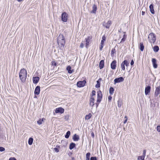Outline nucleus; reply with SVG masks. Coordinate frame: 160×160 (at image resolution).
Returning <instances> with one entry per match:
<instances>
[{
  "mask_svg": "<svg viewBox=\"0 0 160 160\" xmlns=\"http://www.w3.org/2000/svg\"><path fill=\"white\" fill-rule=\"evenodd\" d=\"M144 158L145 157H144V156H139L138 157V160H141L143 158Z\"/></svg>",
  "mask_w": 160,
  "mask_h": 160,
  "instance_id": "37",
  "label": "nucleus"
},
{
  "mask_svg": "<svg viewBox=\"0 0 160 160\" xmlns=\"http://www.w3.org/2000/svg\"><path fill=\"white\" fill-rule=\"evenodd\" d=\"M115 52V49H112L111 50V54L112 55H113L114 53Z\"/></svg>",
  "mask_w": 160,
  "mask_h": 160,
  "instance_id": "39",
  "label": "nucleus"
},
{
  "mask_svg": "<svg viewBox=\"0 0 160 160\" xmlns=\"http://www.w3.org/2000/svg\"><path fill=\"white\" fill-rule=\"evenodd\" d=\"M64 112V109L62 108H57L55 110V112L56 113H62Z\"/></svg>",
  "mask_w": 160,
  "mask_h": 160,
  "instance_id": "13",
  "label": "nucleus"
},
{
  "mask_svg": "<svg viewBox=\"0 0 160 160\" xmlns=\"http://www.w3.org/2000/svg\"><path fill=\"white\" fill-rule=\"evenodd\" d=\"M92 136L93 137V138L94 137V134L93 132H92L91 133Z\"/></svg>",
  "mask_w": 160,
  "mask_h": 160,
  "instance_id": "53",
  "label": "nucleus"
},
{
  "mask_svg": "<svg viewBox=\"0 0 160 160\" xmlns=\"http://www.w3.org/2000/svg\"><path fill=\"white\" fill-rule=\"evenodd\" d=\"M112 99V97L110 96H109V97H108V99L110 101L111 99Z\"/></svg>",
  "mask_w": 160,
  "mask_h": 160,
  "instance_id": "50",
  "label": "nucleus"
},
{
  "mask_svg": "<svg viewBox=\"0 0 160 160\" xmlns=\"http://www.w3.org/2000/svg\"><path fill=\"white\" fill-rule=\"evenodd\" d=\"M68 15L65 12H63L61 15V20L64 22H66L68 20Z\"/></svg>",
  "mask_w": 160,
  "mask_h": 160,
  "instance_id": "5",
  "label": "nucleus"
},
{
  "mask_svg": "<svg viewBox=\"0 0 160 160\" xmlns=\"http://www.w3.org/2000/svg\"><path fill=\"white\" fill-rule=\"evenodd\" d=\"M124 80L123 78L122 77H120L118 78L115 79L114 80V83L115 84L116 83L120 82H122Z\"/></svg>",
  "mask_w": 160,
  "mask_h": 160,
  "instance_id": "11",
  "label": "nucleus"
},
{
  "mask_svg": "<svg viewBox=\"0 0 160 160\" xmlns=\"http://www.w3.org/2000/svg\"><path fill=\"white\" fill-rule=\"evenodd\" d=\"M57 42L59 46L61 49L64 48L65 43V39L63 35L60 34L59 35L57 39Z\"/></svg>",
  "mask_w": 160,
  "mask_h": 160,
  "instance_id": "1",
  "label": "nucleus"
},
{
  "mask_svg": "<svg viewBox=\"0 0 160 160\" xmlns=\"http://www.w3.org/2000/svg\"><path fill=\"white\" fill-rule=\"evenodd\" d=\"M102 41H105V40H106V37L105 36H103L102 37Z\"/></svg>",
  "mask_w": 160,
  "mask_h": 160,
  "instance_id": "40",
  "label": "nucleus"
},
{
  "mask_svg": "<svg viewBox=\"0 0 160 160\" xmlns=\"http://www.w3.org/2000/svg\"><path fill=\"white\" fill-rule=\"evenodd\" d=\"M116 61L115 60H114L112 62L111 64V68L112 69H115L116 65Z\"/></svg>",
  "mask_w": 160,
  "mask_h": 160,
  "instance_id": "17",
  "label": "nucleus"
},
{
  "mask_svg": "<svg viewBox=\"0 0 160 160\" xmlns=\"http://www.w3.org/2000/svg\"><path fill=\"white\" fill-rule=\"evenodd\" d=\"M9 160H17L14 157L10 158Z\"/></svg>",
  "mask_w": 160,
  "mask_h": 160,
  "instance_id": "46",
  "label": "nucleus"
},
{
  "mask_svg": "<svg viewBox=\"0 0 160 160\" xmlns=\"http://www.w3.org/2000/svg\"><path fill=\"white\" fill-rule=\"evenodd\" d=\"M146 150H144L143 151V155L142 156H144V157L146 156Z\"/></svg>",
  "mask_w": 160,
  "mask_h": 160,
  "instance_id": "41",
  "label": "nucleus"
},
{
  "mask_svg": "<svg viewBox=\"0 0 160 160\" xmlns=\"http://www.w3.org/2000/svg\"><path fill=\"white\" fill-rule=\"evenodd\" d=\"M151 87L150 86H148L145 88V95H147L149 94L150 92Z\"/></svg>",
  "mask_w": 160,
  "mask_h": 160,
  "instance_id": "12",
  "label": "nucleus"
},
{
  "mask_svg": "<svg viewBox=\"0 0 160 160\" xmlns=\"http://www.w3.org/2000/svg\"><path fill=\"white\" fill-rule=\"evenodd\" d=\"M97 9V7L96 5H94L92 7V10L91 11V12L95 13Z\"/></svg>",
  "mask_w": 160,
  "mask_h": 160,
  "instance_id": "21",
  "label": "nucleus"
},
{
  "mask_svg": "<svg viewBox=\"0 0 160 160\" xmlns=\"http://www.w3.org/2000/svg\"><path fill=\"white\" fill-rule=\"evenodd\" d=\"M112 24V22L111 21H108L106 23L103 24V25L106 28H109L110 26Z\"/></svg>",
  "mask_w": 160,
  "mask_h": 160,
  "instance_id": "15",
  "label": "nucleus"
},
{
  "mask_svg": "<svg viewBox=\"0 0 160 160\" xmlns=\"http://www.w3.org/2000/svg\"><path fill=\"white\" fill-rule=\"evenodd\" d=\"M140 48L141 51H142L144 48V46L143 45L142 43H140Z\"/></svg>",
  "mask_w": 160,
  "mask_h": 160,
  "instance_id": "28",
  "label": "nucleus"
},
{
  "mask_svg": "<svg viewBox=\"0 0 160 160\" xmlns=\"http://www.w3.org/2000/svg\"><path fill=\"white\" fill-rule=\"evenodd\" d=\"M134 61H133V60H132L131 61V63H130V64H131V65H133V64H134Z\"/></svg>",
  "mask_w": 160,
  "mask_h": 160,
  "instance_id": "49",
  "label": "nucleus"
},
{
  "mask_svg": "<svg viewBox=\"0 0 160 160\" xmlns=\"http://www.w3.org/2000/svg\"><path fill=\"white\" fill-rule=\"evenodd\" d=\"M92 38L91 37L88 36L85 38V42H86L85 46L87 48L88 47L89 45L90 40Z\"/></svg>",
  "mask_w": 160,
  "mask_h": 160,
  "instance_id": "8",
  "label": "nucleus"
},
{
  "mask_svg": "<svg viewBox=\"0 0 160 160\" xmlns=\"http://www.w3.org/2000/svg\"><path fill=\"white\" fill-rule=\"evenodd\" d=\"M105 41H101V44L104 45Z\"/></svg>",
  "mask_w": 160,
  "mask_h": 160,
  "instance_id": "51",
  "label": "nucleus"
},
{
  "mask_svg": "<svg viewBox=\"0 0 160 160\" xmlns=\"http://www.w3.org/2000/svg\"><path fill=\"white\" fill-rule=\"evenodd\" d=\"M159 47L157 46H155L153 48V51L155 52H158L159 50Z\"/></svg>",
  "mask_w": 160,
  "mask_h": 160,
  "instance_id": "29",
  "label": "nucleus"
},
{
  "mask_svg": "<svg viewBox=\"0 0 160 160\" xmlns=\"http://www.w3.org/2000/svg\"><path fill=\"white\" fill-rule=\"evenodd\" d=\"M90 153H89V152H88V153H87V154H86V158H87V159H86V160H89V158H90Z\"/></svg>",
  "mask_w": 160,
  "mask_h": 160,
  "instance_id": "35",
  "label": "nucleus"
},
{
  "mask_svg": "<svg viewBox=\"0 0 160 160\" xmlns=\"http://www.w3.org/2000/svg\"><path fill=\"white\" fill-rule=\"evenodd\" d=\"M123 33H124V34L123 36V38H126V35L125 34V32H123Z\"/></svg>",
  "mask_w": 160,
  "mask_h": 160,
  "instance_id": "52",
  "label": "nucleus"
},
{
  "mask_svg": "<svg viewBox=\"0 0 160 160\" xmlns=\"http://www.w3.org/2000/svg\"><path fill=\"white\" fill-rule=\"evenodd\" d=\"M95 98L91 97L90 100V105L92 107L95 104Z\"/></svg>",
  "mask_w": 160,
  "mask_h": 160,
  "instance_id": "14",
  "label": "nucleus"
},
{
  "mask_svg": "<svg viewBox=\"0 0 160 160\" xmlns=\"http://www.w3.org/2000/svg\"><path fill=\"white\" fill-rule=\"evenodd\" d=\"M5 150V148L2 147H0V152H3Z\"/></svg>",
  "mask_w": 160,
  "mask_h": 160,
  "instance_id": "38",
  "label": "nucleus"
},
{
  "mask_svg": "<svg viewBox=\"0 0 160 160\" xmlns=\"http://www.w3.org/2000/svg\"><path fill=\"white\" fill-rule=\"evenodd\" d=\"M33 139L32 138H29L28 141V144L30 145H31L33 143Z\"/></svg>",
  "mask_w": 160,
  "mask_h": 160,
  "instance_id": "30",
  "label": "nucleus"
},
{
  "mask_svg": "<svg viewBox=\"0 0 160 160\" xmlns=\"http://www.w3.org/2000/svg\"><path fill=\"white\" fill-rule=\"evenodd\" d=\"M126 38H123L122 39L121 42H124L125 41Z\"/></svg>",
  "mask_w": 160,
  "mask_h": 160,
  "instance_id": "47",
  "label": "nucleus"
},
{
  "mask_svg": "<svg viewBox=\"0 0 160 160\" xmlns=\"http://www.w3.org/2000/svg\"><path fill=\"white\" fill-rule=\"evenodd\" d=\"M125 118L126 119V118H127L126 116L125 117Z\"/></svg>",
  "mask_w": 160,
  "mask_h": 160,
  "instance_id": "57",
  "label": "nucleus"
},
{
  "mask_svg": "<svg viewBox=\"0 0 160 160\" xmlns=\"http://www.w3.org/2000/svg\"><path fill=\"white\" fill-rule=\"evenodd\" d=\"M54 151L56 152H59V150L57 148H54Z\"/></svg>",
  "mask_w": 160,
  "mask_h": 160,
  "instance_id": "42",
  "label": "nucleus"
},
{
  "mask_svg": "<svg viewBox=\"0 0 160 160\" xmlns=\"http://www.w3.org/2000/svg\"><path fill=\"white\" fill-rule=\"evenodd\" d=\"M114 91V89L113 88H110L109 89V92L110 94H112L113 93Z\"/></svg>",
  "mask_w": 160,
  "mask_h": 160,
  "instance_id": "31",
  "label": "nucleus"
},
{
  "mask_svg": "<svg viewBox=\"0 0 160 160\" xmlns=\"http://www.w3.org/2000/svg\"><path fill=\"white\" fill-rule=\"evenodd\" d=\"M66 70L69 74H71L74 72V70L69 65L67 67Z\"/></svg>",
  "mask_w": 160,
  "mask_h": 160,
  "instance_id": "9",
  "label": "nucleus"
},
{
  "mask_svg": "<svg viewBox=\"0 0 160 160\" xmlns=\"http://www.w3.org/2000/svg\"><path fill=\"white\" fill-rule=\"evenodd\" d=\"M40 87L39 86H37L36 88L35 91L34 93L35 94L38 95L40 93Z\"/></svg>",
  "mask_w": 160,
  "mask_h": 160,
  "instance_id": "16",
  "label": "nucleus"
},
{
  "mask_svg": "<svg viewBox=\"0 0 160 160\" xmlns=\"http://www.w3.org/2000/svg\"><path fill=\"white\" fill-rule=\"evenodd\" d=\"M127 119H128L127 118H126V120H125V121L124 122V123L125 124L127 122Z\"/></svg>",
  "mask_w": 160,
  "mask_h": 160,
  "instance_id": "55",
  "label": "nucleus"
},
{
  "mask_svg": "<svg viewBox=\"0 0 160 160\" xmlns=\"http://www.w3.org/2000/svg\"><path fill=\"white\" fill-rule=\"evenodd\" d=\"M122 104V100L120 99H118V107H121Z\"/></svg>",
  "mask_w": 160,
  "mask_h": 160,
  "instance_id": "27",
  "label": "nucleus"
},
{
  "mask_svg": "<svg viewBox=\"0 0 160 160\" xmlns=\"http://www.w3.org/2000/svg\"><path fill=\"white\" fill-rule=\"evenodd\" d=\"M101 80V79L100 78L97 81V83L95 86L96 88H99L100 87V81Z\"/></svg>",
  "mask_w": 160,
  "mask_h": 160,
  "instance_id": "23",
  "label": "nucleus"
},
{
  "mask_svg": "<svg viewBox=\"0 0 160 160\" xmlns=\"http://www.w3.org/2000/svg\"><path fill=\"white\" fill-rule=\"evenodd\" d=\"M90 160H96L95 157H92L91 158Z\"/></svg>",
  "mask_w": 160,
  "mask_h": 160,
  "instance_id": "43",
  "label": "nucleus"
},
{
  "mask_svg": "<svg viewBox=\"0 0 160 160\" xmlns=\"http://www.w3.org/2000/svg\"><path fill=\"white\" fill-rule=\"evenodd\" d=\"M144 13H145V12L143 11H142V15H143L144 14Z\"/></svg>",
  "mask_w": 160,
  "mask_h": 160,
  "instance_id": "54",
  "label": "nucleus"
},
{
  "mask_svg": "<svg viewBox=\"0 0 160 160\" xmlns=\"http://www.w3.org/2000/svg\"><path fill=\"white\" fill-rule=\"evenodd\" d=\"M92 95L91 97H93V98H95V94L96 92L94 90H93L92 92Z\"/></svg>",
  "mask_w": 160,
  "mask_h": 160,
  "instance_id": "34",
  "label": "nucleus"
},
{
  "mask_svg": "<svg viewBox=\"0 0 160 160\" xmlns=\"http://www.w3.org/2000/svg\"><path fill=\"white\" fill-rule=\"evenodd\" d=\"M17 0L18 2H20L23 1V0Z\"/></svg>",
  "mask_w": 160,
  "mask_h": 160,
  "instance_id": "56",
  "label": "nucleus"
},
{
  "mask_svg": "<svg viewBox=\"0 0 160 160\" xmlns=\"http://www.w3.org/2000/svg\"><path fill=\"white\" fill-rule=\"evenodd\" d=\"M148 38L149 39V42L151 43H154L156 39L155 36L152 33H150L148 35Z\"/></svg>",
  "mask_w": 160,
  "mask_h": 160,
  "instance_id": "3",
  "label": "nucleus"
},
{
  "mask_svg": "<svg viewBox=\"0 0 160 160\" xmlns=\"http://www.w3.org/2000/svg\"><path fill=\"white\" fill-rule=\"evenodd\" d=\"M157 130L158 131L160 132V126H158L157 127Z\"/></svg>",
  "mask_w": 160,
  "mask_h": 160,
  "instance_id": "45",
  "label": "nucleus"
},
{
  "mask_svg": "<svg viewBox=\"0 0 160 160\" xmlns=\"http://www.w3.org/2000/svg\"><path fill=\"white\" fill-rule=\"evenodd\" d=\"M86 82V81L84 80L82 81H78L77 83V86L78 87H83L85 85Z\"/></svg>",
  "mask_w": 160,
  "mask_h": 160,
  "instance_id": "7",
  "label": "nucleus"
},
{
  "mask_svg": "<svg viewBox=\"0 0 160 160\" xmlns=\"http://www.w3.org/2000/svg\"><path fill=\"white\" fill-rule=\"evenodd\" d=\"M39 80V78L38 77H35L33 78V83L35 84L37 83Z\"/></svg>",
  "mask_w": 160,
  "mask_h": 160,
  "instance_id": "20",
  "label": "nucleus"
},
{
  "mask_svg": "<svg viewBox=\"0 0 160 160\" xmlns=\"http://www.w3.org/2000/svg\"><path fill=\"white\" fill-rule=\"evenodd\" d=\"M27 75V71L24 68L22 69L19 73V77L21 81L24 82H25Z\"/></svg>",
  "mask_w": 160,
  "mask_h": 160,
  "instance_id": "2",
  "label": "nucleus"
},
{
  "mask_svg": "<svg viewBox=\"0 0 160 160\" xmlns=\"http://www.w3.org/2000/svg\"><path fill=\"white\" fill-rule=\"evenodd\" d=\"M149 8L151 13L154 14V11L153 9V5L152 4H151L149 6Z\"/></svg>",
  "mask_w": 160,
  "mask_h": 160,
  "instance_id": "22",
  "label": "nucleus"
},
{
  "mask_svg": "<svg viewBox=\"0 0 160 160\" xmlns=\"http://www.w3.org/2000/svg\"><path fill=\"white\" fill-rule=\"evenodd\" d=\"M102 98V94L101 91H99L97 92V102L96 104L97 107H98L99 103L101 102Z\"/></svg>",
  "mask_w": 160,
  "mask_h": 160,
  "instance_id": "4",
  "label": "nucleus"
},
{
  "mask_svg": "<svg viewBox=\"0 0 160 160\" xmlns=\"http://www.w3.org/2000/svg\"><path fill=\"white\" fill-rule=\"evenodd\" d=\"M104 65V62L103 60H101L100 63L99 67L100 69L103 68Z\"/></svg>",
  "mask_w": 160,
  "mask_h": 160,
  "instance_id": "24",
  "label": "nucleus"
},
{
  "mask_svg": "<svg viewBox=\"0 0 160 160\" xmlns=\"http://www.w3.org/2000/svg\"><path fill=\"white\" fill-rule=\"evenodd\" d=\"M144 158H143L141 160H144Z\"/></svg>",
  "mask_w": 160,
  "mask_h": 160,
  "instance_id": "58",
  "label": "nucleus"
},
{
  "mask_svg": "<svg viewBox=\"0 0 160 160\" xmlns=\"http://www.w3.org/2000/svg\"><path fill=\"white\" fill-rule=\"evenodd\" d=\"M152 62L153 67L155 68H157V64L156 63V59L155 58H152Z\"/></svg>",
  "mask_w": 160,
  "mask_h": 160,
  "instance_id": "18",
  "label": "nucleus"
},
{
  "mask_svg": "<svg viewBox=\"0 0 160 160\" xmlns=\"http://www.w3.org/2000/svg\"><path fill=\"white\" fill-rule=\"evenodd\" d=\"M129 62L127 60H124L123 62L121 63V68L123 70H125V65L126 66L128 67L129 65Z\"/></svg>",
  "mask_w": 160,
  "mask_h": 160,
  "instance_id": "6",
  "label": "nucleus"
},
{
  "mask_svg": "<svg viewBox=\"0 0 160 160\" xmlns=\"http://www.w3.org/2000/svg\"><path fill=\"white\" fill-rule=\"evenodd\" d=\"M75 146V144L73 142L71 143L69 146V149L71 150L73 149Z\"/></svg>",
  "mask_w": 160,
  "mask_h": 160,
  "instance_id": "25",
  "label": "nucleus"
},
{
  "mask_svg": "<svg viewBox=\"0 0 160 160\" xmlns=\"http://www.w3.org/2000/svg\"><path fill=\"white\" fill-rule=\"evenodd\" d=\"M51 65L53 66H56L57 63L55 61H52L51 62Z\"/></svg>",
  "mask_w": 160,
  "mask_h": 160,
  "instance_id": "36",
  "label": "nucleus"
},
{
  "mask_svg": "<svg viewBox=\"0 0 160 160\" xmlns=\"http://www.w3.org/2000/svg\"><path fill=\"white\" fill-rule=\"evenodd\" d=\"M92 116V114L91 113H89L88 115L86 116L85 117V119H89Z\"/></svg>",
  "mask_w": 160,
  "mask_h": 160,
  "instance_id": "32",
  "label": "nucleus"
},
{
  "mask_svg": "<svg viewBox=\"0 0 160 160\" xmlns=\"http://www.w3.org/2000/svg\"><path fill=\"white\" fill-rule=\"evenodd\" d=\"M103 47V45L101 44L100 47V50H101L102 49V48Z\"/></svg>",
  "mask_w": 160,
  "mask_h": 160,
  "instance_id": "48",
  "label": "nucleus"
},
{
  "mask_svg": "<svg viewBox=\"0 0 160 160\" xmlns=\"http://www.w3.org/2000/svg\"><path fill=\"white\" fill-rule=\"evenodd\" d=\"M84 47V44L83 42H82L80 45V47L81 48H82Z\"/></svg>",
  "mask_w": 160,
  "mask_h": 160,
  "instance_id": "44",
  "label": "nucleus"
},
{
  "mask_svg": "<svg viewBox=\"0 0 160 160\" xmlns=\"http://www.w3.org/2000/svg\"><path fill=\"white\" fill-rule=\"evenodd\" d=\"M72 138L74 141H77L79 140V138L78 135H77L76 134H75L73 136Z\"/></svg>",
  "mask_w": 160,
  "mask_h": 160,
  "instance_id": "19",
  "label": "nucleus"
},
{
  "mask_svg": "<svg viewBox=\"0 0 160 160\" xmlns=\"http://www.w3.org/2000/svg\"><path fill=\"white\" fill-rule=\"evenodd\" d=\"M70 133H71L70 131H68V132H67L66 135L65 136V138H68L69 137L70 135Z\"/></svg>",
  "mask_w": 160,
  "mask_h": 160,
  "instance_id": "33",
  "label": "nucleus"
},
{
  "mask_svg": "<svg viewBox=\"0 0 160 160\" xmlns=\"http://www.w3.org/2000/svg\"><path fill=\"white\" fill-rule=\"evenodd\" d=\"M160 93V87L156 88L155 91L154 95L155 97H157L158 95Z\"/></svg>",
  "mask_w": 160,
  "mask_h": 160,
  "instance_id": "10",
  "label": "nucleus"
},
{
  "mask_svg": "<svg viewBox=\"0 0 160 160\" xmlns=\"http://www.w3.org/2000/svg\"><path fill=\"white\" fill-rule=\"evenodd\" d=\"M45 120V119L44 118H42V119H39L37 123L39 125H41L43 121V120Z\"/></svg>",
  "mask_w": 160,
  "mask_h": 160,
  "instance_id": "26",
  "label": "nucleus"
}]
</instances>
